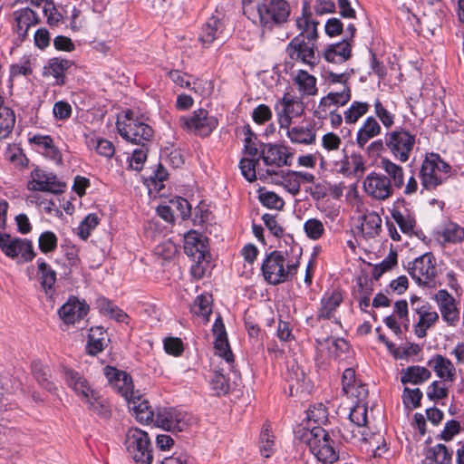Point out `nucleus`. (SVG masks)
I'll return each instance as SVG.
<instances>
[{
	"label": "nucleus",
	"mask_w": 464,
	"mask_h": 464,
	"mask_svg": "<svg viewBox=\"0 0 464 464\" xmlns=\"http://www.w3.org/2000/svg\"><path fill=\"white\" fill-rule=\"evenodd\" d=\"M39 248L44 253L53 252L57 247L58 239L52 231H44L39 237Z\"/></svg>",
	"instance_id": "54"
},
{
	"label": "nucleus",
	"mask_w": 464,
	"mask_h": 464,
	"mask_svg": "<svg viewBox=\"0 0 464 464\" xmlns=\"http://www.w3.org/2000/svg\"><path fill=\"white\" fill-rule=\"evenodd\" d=\"M53 112L57 120L64 121L71 117L72 106L67 102L59 101L54 103Z\"/></svg>",
	"instance_id": "63"
},
{
	"label": "nucleus",
	"mask_w": 464,
	"mask_h": 464,
	"mask_svg": "<svg viewBox=\"0 0 464 464\" xmlns=\"http://www.w3.org/2000/svg\"><path fill=\"white\" fill-rule=\"evenodd\" d=\"M287 137L293 143L311 145L315 142L316 132L311 126L288 127Z\"/></svg>",
	"instance_id": "34"
},
{
	"label": "nucleus",
	"mask_w": 464,
	"mask_h": 464,
	"mask_svg": "<svg viewBox=\"0 0 464 464\" xmlns=\"http://www.w3.org/2000/svg\"><path fill=\"white\" fill-rule=\"evenodd\" d=\"M430 376L431 372L427 368L419 365H413L402 370L401 382L403 384L411 383L416 385L426 382L430 378Z\"/></svg>",
	"instance_id": "36"
},
{
	"label": "nucleus",
	"mask_w": 464,
	"mask_h": 464,
	"mask_svg": "<svg viewBox=\"0 0 464 464\" xmlns=\"http://www.w3.org/2000/svg\"><path fill=\"white\" fill-rule=\"evenodd\" d=\"M260 23L268 28L285 23L290 14V5L285 0H262L256 5Z\"/></svg>",
	"instance_id": "6"
},
{
	"label": "nucleus",
	"mask_w": 464,
	"mask_h": 464,
	"mask_svg": "<svg viewBox=\"0 0 464 464\" xmlns=\"http://www.w3.org/2000/svg\"><path fill=\"white\" fill-rule=\"evenodd\" d=\"M260 157L243 158L239 162V169L244 178L249 182L256 179V165L258 164Z\"/></svg>",
	"instance_id": "49"
},
{
	"label": "nucleus",
	"mask_w": 464,
	"mask_h": 464,
	"mask_svg": "<svg viewBox=\"0 0 464 464\" xmlns=\"http://www.w3.org/2000/svg\"><path fill=\"white\" fill-rule=\"evenodd\" d=\"M295 24L299 31L297 35L303 36V39L317 41L319 23L312 18L310 4L307 1L303 3L302 15L297 17Z\"/></svg>",
	"instance_id": "21"
},
{
	"label": "nucleus",
	"mask_w": 464,
	"mask_h": 464,
	"mask_svg": "<svg viewBox=\"0 0 464 464\" xmlns=\"http://www.w3.org/2000/svg\"><path fill=\"white\" fill-rule=\"evenodd\" d=\"M0 249L11 258L20 255L25 262L33 260L35 256L32 241L26 238L12 237L6 233L0 234Z\"/></svg>",
	"instance_id": "13"
},
{
	"label": "nucleus",
	"mask_w": 464,
	"mask_h": 464,
	"mask_svg": "<svg viewBox=\"0 0 464 464\" xmlns=\"http://www.w3.org/2000/svg\"><path fill=\"white\" fill-rule=\"evenodd\" d=\"M382 133V127L373 116L365 119L356 133V145L367 153L369 141Z\"/></svg>",
	"instance_id": "24"
},
{
	"label": "nucleus",
	"mask_w": 464,
	"mask_h": 464,
	"mask_svg": "<svg viewBox=\"0 0 464 464\" xmlns=\"http://www.w3.org/2000/svg\"><path fill=\"white\" fill-rule=\"evenodd\" d=\"M422 396V392L419 388H405L403 392V402L407 406L411 404L413 408H418L420 406Z\"/></svg>",
	"instance_id": "59"
},
{
	"label": "nucleus",
	"mask_w": 464,
	"mask_h": 464,
	"mask_svg": "<svg viewBox=\"0 0 464 464\" xmlns=\"http://www.w3.org/2000/svg\"><path fill=\"white\" fill-rule=\"evenodd\" d=\"M130 111L126 113L128 122H118L117 128L120 135L126 140L144 146L153 137V129L138 120L130 117Z\"/></svg>",
	"instance_id": "8"
},
{
	"label": "nucleus",
	"mask_w": 464,
	"mask_h": 464,
	"mask_svg": "<svg viewBox=\"0 0 464 464\" xmlns=\"http://www.w3.org/2000/svg\"><path fill=\"white\" fill-rule=\"evenodd\" d=\"M413 310L420 317L415 324V334L419 338H423L427 335V330L439 320V314L436 311L431 310V306L428 303L421 304L420 307H414Z\"/></svg>",
	"instance_id": "26"
},
{
	"label": "nucleus",
	"mask_w": 464,
	"mask_h": 464,
	"mask_svg": "<svg viewBox=\"0 0 464 464\" xmlns=\"http://www.w3.org/2000/svg\"><path fill=\"white\" fill-rule=\"evenodd\" d=\"M113 389H115L125 400L128 401L130 399H137L140 400V391H135L133 388L132 378L127 372L123 374L118 381L115 382Z\"/></svg>",
	"instance_id": "38"
},
{
	"label": "nucleus",
	"mask_w": 464,
	"mask_h": 464,
	"mask_svg": "<svg viewBox=\"0 0 464 464\" xmlns=\"http://www.w3.org/2000/svg\"><path fill=\"white\" fill-rule=\"evenodd\" d=\"M262 147L259 157L269 168L266 169V174H264L262 170H258L257 174L259 175L260 179L266 178V175H276L277 171L276 169L287 165V157L278 146L267 144L262 145Z\"/></svg>",
	"instance_id": "17"
},
{
	"label": "nucleus",
	"mask_w": 464,
	"mask_h": 464,
	"mask_svg": "<svg viewBox=\"0 0 464 464\" xmlns=\"http://www.w3.org/2000/svg\"><path fill=\"white\" fill-rule=\"evenodd\" d=\"M260 452L264 458H270L275 451V436L269 424H264L260 432Z\"/></svg>",
	"instance_id": "43"
},
{
	"label": "nucleus",
	"mask_w": 464,
	"mask_h": 464,
	"mask_svg": "<svg viewBox=\"0 0 464 464\" xmlns=\"http://www.w3.org/2000/svg\"><path fill=\"white\" fill-rule=\"evenodd\" d=\"M392 217L403 233L410 234L413 232L416 222L411 215H404L400 210L393 209Z\"/></svg>",
	"instance_id": "52"
},
{
	"label": "nucleus",
	"mask_w": 464,
	"mask_h": 464,
	"mask_svg": "<svg viewBox=\"0 0 464 464\" xmlns=\"http://www.w3.org/2000/svg\"><path fill=\"white\" fill-rule=\"evenodd\" d=\"M451 166L444 161L438 153L427 154L421 163L420 179L422 189H436L450 177Z\"/></svg>",
	"instance_id": "4"
},
{
	"label": "nucleus",
	"mask_w": 464,
	"mask_h": 464,
	"mask_svg": "<svg viewBox=\"0 0 464 464\" xmlns=\"http://www.w3.org/2000/svg\"><path fill=\"white\" fill-rule=\"evenodd\" d=\"M223 29V23L218 18L211 16L203 25L199 40L204 46H208L219 38Z\"/></svg>",
	"instance_id": "33"
},
{
	"label": "nucleus",
	"mask_w": 464,
	"mask_h": 464,
	"mask_svg": "<svg viewBox=\"0 0 464 464\" xmlns=\"http://www.w3.org/2000/svg\"><path fill=\"white\" fill-rule=\"evenodd\" d=\"M82 399L88 403L90 410L93 412L104 419L110 417V411L104 400L99 397L93 390L92 392H89L88 397H83Z\"/></svg>",
	"instance_id": "48"
},
{
	"label": "nucleus",
	"mask_w": 464,
	"mask_h": 464,
	"mask_svg": "<svg viewBox=\"0 0 464 464\" xmlns=\"http://www.w3.org/2000/svg\"><path fill=\"white\" fill-rule=\"evenodd\" d=\"M343 300V293L340 290L334 289L331 292H326L321 299L316 320L333 319Z\"/></svg>",
	"instance_id": "23"
},
{
	"label": "nucleus",
	"mask_w": 464,
	"mask_h": 464,
	"mask_svg": "<svg viewBox=\"0 0 464 464\" xmlns=\"http://www.w3.org/2000/svg\"><path fill=\"white\" fill-rule=\"evenodd\" d=\"M180 126L198 136L207 137L217 128L218 121L210 116L205 109H198L189 117L179 118Z\"/></svg>",
	"instance_id": "10"
},
{
	"label": "nucleus",
	"mask_w": 464,
	"mask_h": 464,
	"mask_svg": "<svg viewBox=\"0 0 464 464\" xmlns=\"http://www.w3.org/2000/svg\"><path fill=\"white\" fill-rule=\"evenodd\" d=\"M350 425L343 427L340 430L342 437L345 440H358V441H367L366 423H367V407L363 403L354 405L349 414Z\"/></svg>",
	"instance_id": "11"
},
{
	"label": "nucleus",
	"mask_w": 464,
	"mask_h": 464,
	"mask_svg": "<svg viewBox=\"0 0 464 464\" xmlns=\"http://www.w3.org/2000/svg\"><path fill=\"white\" fill-rule=\"evenodd\" d=\"M365 192L377 200H385L393 194L391 179L383 174L371 172L363 180Z\"/></svg>",
	"instance_id": "15"
},
{
	"label": "nucleus",
	"mask_w": 464,
	"mask_h": 464,
	"mask_svg": "<svg viewBox=\"0 0 464 464\" xmlns=\"http://www.w3.org/2000/svg\"><path fill=\"white\" fill-rule=\"evenodd\" d=\"M147 159V149L141 146L140 149L134 150L130 160V167L135 170H140Z\"/></svg>",
	"instance_id": "62"
},
{
	"label": "nucleus",
	"mask_w": 464,
	"mask_h": 464,
	"mask_svg": "<svg viewBox=\"0 0 464 464\" xmlns=\"http://www.w3.org/2000/svg\"><path fill=\"white\" fill-rule=\"evenodd\" d=\"M380 167L385 171L391 179V183L395 188H401L404 185V171L401 166L396 164L387 158H382Z\"/></svg>",
	"instance_id": "35"
},
{
	"label": "nucleus",
	"mask_w": 464,
	"mask_h": 464,
	"mask_svg": "<svg viewBox=\"0 0 464 464\" xmlns=\"http://www.w3.org/2000/svg\"><path fill=\"white\" fill-rule=\"evenodd\" d=\"M426 460L436 464H450L452 460V451L444 444H437L429 448L425 453Z\"/></svg>",
	"instance_id": "39"
},
{
	"label": "nucleus",
	"mask_w": 464,
	"mask_h": 464,
	"mask_svg": "<svg viewBox=\"0 0 464 464\" xmlns=\"http://www.w3.org/2000/svg\"><path fill=\"white\" fill-rule=\"evenodd\" d=\"M37 265L41 285L46 295H52L53 287L56 282V272L43 259H38Z\"/></svg>",
	"instance_id": "37"
},
{
	"label": "nucleus",
	"mask_w": 464,
	"mask_h": 464,
	"mask_svg": "<svg viewBox=\"0 0 464 464\" xmlns=\"http://www.w3.org/2000/svg\"><path fill=\"white\" fill-rule=\"evenodd\" d=\"M407 270L419 285L428 287L434 285L437 269L436 259L432 253H425L412 262H409Z\"/></svg>",
	"instance_id": "7"
},
{
	"label": "nucleus",
	"mask_w": 464,
	"mask_h": 464,
	"mask_svg": "<svg viewBox=\"0 0 464 464\" xmlns=\"http://www.w3.org/2000/svg\"><path fill=\"white\" fill-rule=\"evenodd\" d=\"M328 412L325 406L318 403L310 408L307 411V419L316 423H324L327 420Z\"/></svg>",
	"instance_id": "58"
},
{
	"label": "nucleus",
	"mask_w": 464,
	"mask_h": 464,
	"mask_svg": "<svg viewBox=\"0 0 464 464\" xmlns=\"http://www.w3.org/2000/svg\"><path fill=\"white\" fill-rule=\"evenodd\" d=\"M415 143V134L399 127L386 132L384 140L379 139L372 141L367 147V154L369 157H376L386 149L394 160L404 163L409 160Z\"/></svg>",
	"instance_id": "2"
},
{
	"label": "nucleus",
	"mask_w": 464,
	"mask_h": 464,
	"mask_svg": "<svg viewBox=\"0 0 464 464\" xmlns=\"http://www.w3.org/2000/svg\"><path fill=\"white\" fill-rule=\"evenodd\" d=\"M184 252L194 261L200 263L208 252L206 238L194 230L189 231L184 237Z\"/></svg>",
	"instance_id": "20"
},
{
	"label": "nucleus",
	"mask_w": 464,
	"mask_h": 464,
	"mask_svg": "<svg viewBox=\"0 0 464 464\" xmlns=\"http://www.w3.org/2000/svg\"><path fill=\"white\" fill-rule=\"evenodd\" d=\"M382 227V218L376 212H369L362 217L361 229L367 237H373L379 234Z\"/></svg>",
	"instance_id": "40"
},
{
	"label": "nucleus",
	"mask_w": 464,
	"mask_h": 464,
	"mask_svg": "<svg viewBox=\"0 0 464 464\" xmlns=\"http://www.w3.org/2000/svg\"><path fill=\"white\" fill-rule=\"evenodd\" d=\"M140 394V400L130 399L128 403L130 409L133 411L136 420L140 423H155L156 410H153L148 400L143 399Z\"/></svg>",
	"instance_id": "29"
},
{
	"label": "nucleus",
	"mask_w": 464,
	"mask_h": 464,
	"mask_svg": "<svg viewBox=\"0 0 464 464\" xmlns=\"http://www.w3.org/2000/svg\"><path fill=\"white\" fill-rule=\"evenodd\" d=\"M27 188L33 191H46L58 194L63 191L65 184L60 181L53 173L35 169L32 172V180L28 183Z\"/></svg>",
	"instance_id": "16"
},
{
	"label": "nucleus",
	"mask_w": 464,
	"mask_h": 464,
	"mask_svg": "<svg viewBox=\"0 0 464 464\" xmlns=\"http://www.w3.org/2000/svg\"><path fill=\"white\" fill-rule=\"evenodd\" d=\"M275 109L278 116L280 128L288 129L292 118L299 116L302 113L303 103L286 93L283 99L276 104Z\"/></svg>",
	"instance_id": "18"
},
{
	"label": "nucleus",
	"mask_w": 464,
	"mask_h": 464,
	"mask_svg": "<svg viewBox=\"0 0 464 464\" xmlns=\"http://www.w3.org/2000/svg\"><path fill=\"white\" fill-rule=\"evenodd\" d=\"M442 319L450 325H455L459 319V311L457 307L455 298L445 289L439 290L435 295Z\"/></svg>",
	"instance_id": "19"
},
{
	"label": "nucleus",
	"mask_w": 464,
	"mask_h": 464,
	"mask_svg": "<svg viewBox=\"0 0 464 464\" xmlns=\"http://www.w3.org/2000/svg\"><path fill=\"white\" fill-rule=\"evenodd\" d=\"M89 311V305L79 301L76 297H71L62 305L58 314L61 319L67 324H73L82 319Z\"/></svg>",
	"instance_id": "22"
},
{
	"label": "nucleus",
	"mask_w": 464,
	"mask_h": 464,
	"mask_svg": "<svg viewBox=\"0 0 464 464\" xmlns=\"http://www.w3.org/2000/svg\"><path fill=\"white\" fill-rule=\"evenodd\" d=\"M316 41L303 39L295 35L287 44L285 52L293 61L300 62L313 68L317 64L318 57L315 54Z\"/></svg>",
	"instance_id": "9"
},
{
	"label": "nucleus",
	"mask_w": 464,
	"mask_h": 464,
	"mask_svg": "<svg viewBox=\"0 0 464 464\" xmlns=\"http://www.w3.org/2000/svg\"><path fill=\"white\" fill-rule=\"evenodd\" d=\"M13 16L15 21V32L22 38L27 35L31 26L40 22L36 13L28 7L14 11Z\"/></svg>",
	"instance_id": "27"
},
{
	"label": "nucleus",
	"mask_w": 464,
	"mask_h": 464,
	"mask_svg": "<svg viewBox=\"0 0 464 464\" xmlns=\"http://www.w3.org/2000/svg\"><path fill=\"white\" fill-rule=\"evenodd\" d=\"M397 263L396 252H390L387 257H385L380 264L376 265L372 270V276L378 280L385 272L391 270L393 266Z\"/></svg>",
	"instance_id": "56"
},
{
	"label": "nucleus",
	"mask_w": 464,
	"mask_h": 464,
	"mask_svg": "<svg viewBox=\"0 0 464 464\" xmlns=\"http://www.w3.org/2000/svg\"><path fill=\"white\" fill-rule=\"evenodd\" d=\"M124 444L136 464L152 463L153 448L146 431L139 428H130L126 432Z\"/></svg>",
	"instance_id": "5"
},
{
	"label": "nucleus",
	"mask_w": 464,
	"mask_h": 464,
	"mask_svg": "<svg viewBox=\"0 0 464 464\" xmlns=\"http://www.w3.org/2000/svg\"><path fill=\"white\" fill-rule=\"evenodd\" d=\"M210 386L215 395H225L229 392V382L227 377L220 372H215L211 381Z\"/></svg>",
	"instance_id": "55"
},
{
	"label": "nucleus",
	"mask_w": 464,
	"mask_h": 464,
	"mask_svg": "<svg viewBox=\"0 0 464 464\" xmlns=\"http://www.w3.org/2000/svg\"><path fill=\"white\" fill-rule=\"evenodd\" d=\"M427 396L430 401L444 399L448 396V389L440 386L439 381H434L428 386Z\"/></svg>",
	"instance_id": "61"
},
{
	"label": "nucleus",
	"mask_w": 464,
	"mask_h": 464,
	"mask_svg": "<svg viewBox=\"0 0 464 464\" xmlns=\"http://www.w3.org/2000/svg\"><path fill=\"white\" fill-rule=\"evenodd\" d=\"M72 62L67 59L58 57L50 59L48 64L44 67V74L52 75L55 78L57 85L65 83V72L72 66Z\"/></svg>",
	"instance_id": "32"
},
{
	"label": "nucleus",
	"mask_w": 464,
	"mask_h": 464,
	"mask_svg": "<svg viewBox=\"0 0 464 464\" xmlns=\"http://www.w3.org/2000/svg\"><path fill=\"white\" fill-rule=\"evenodd\" d=\"M272 117L270 108L266 104H259L252 112V118L256 123L263 124L268 121Z\"/></svg>",
	"instance_id": "64"
},
{
	"label": "nucleus",
	"mask_w": 464,
	"mask_h": 464,
	"mask_svg": "<svg viewBox=\"0 0 464 464\" xmlns=\"http://www.w3.org/2000/svg\"><path fill=\"white\" fill-rule=\"evenodd\" d=\"M304 230L308 238L318 240L324 234V226L317 218H309L304 224Z\"/></svg>",
	"instance_id": "50"
},
{
	"label": "nucleus",
	"mask_w": 464,
	"mask_h": 464,
	"mask_svg": "<svg viewBox=\"0 0 464 464\" xmlns=\"http://www.w3.org/2000/svg\"><path fill=\"white\" fill-rule=\"evenodd\" d=\"M164 349L169 354L179 356L184 351L183 343L179 338L168 337L164 340Z\"/></svg>",
	"instance_id": "60"
},
{
	"label": "nucleus",
	"mask_w": 464,
	"mask_h": 464,
	"mask_svg": "<svg viewBox=\"0 0 464 464\" xmlns=\"http://www.w3.org/2000/svg\"><path fill=\"white\" fill-rule=\"evenodd\" d=\"M433 368L437 376L444 381L453 382L456 369L452 362L441 354H435L428 362Z\"/></svg>",
	"instance_id": "31"
},
{
	"label": "nucleus",
	"mask_w": 464,
	"mask_h": 464,
	"mask_svg": "<svg viewBox=\"0 0 464 464\" xmlns=\"http://www.w3.org/2000/svg\"><path fill=\"white\" fill-rule=\"evenodd\" d=\"M99 218L96 214L91 213L81 222L77 230V235L82 239L87 240L92 231L98 226Z\"/></svg>",
	"instance_id": "51"
},
{
	"label": "nucleus",
	"mask_w": 464,
	"mask_h": 464,
	"mask_svg": "<svg viewBox=\"0 0 464 464\" xmlns=\"http://www.w3.org/2000/svg\"><path fill=\"white\" fill-rule=\"evenodd\" d=\"M211 301H212L211 295H198L195 299V301L191 306V312L196 315L202 316L206 320H208V317L212 313Z\"/></svg>",
	"instance_id": "47"
},
{
	"label": "nucleus",
	"mask_w": 464,
	"mask_h": 464,
	"mask_svg": "<svg viewBox=\"0 0 464 464\" xmlns=\"http://www.w3.org/2000/svg\"><path fill=\"white\" fill-rule=\"evenodd\" d=\"M15 123V114L8 107H0V140L5 139L12 132Z\"/></svg>",
	"instance_id": "44"
},
{
	"label": "nucleus",
	"mask_w": 464,
	"mask_h": 464,
	"mask_svg": "<svg viewBox=\"0 0 464 464\" xmlns=\"http://www.w3.org/2000/svg\"><path fill=\"white\" fill-rule=\"evenodd\" d=\"M295 437L300 442L306 444L319 461L334 463L339 458L335 442L320 426L307 428L300 425L295 430Z\"/></svg>",
	"instance_id": "3"
},
{
	"label": "nucleus",
	"mask_w": 464,
	"mask_h": 464,
	"mask_svg": "<svg viewBox=\"0 0 464 464\" xmlns=\"http://www.w3.org/2000/svg\"><path fill=\"white\" fill-rule=\"evenodd\" d=\"M351 53V43L345 38L337 44H329L324 52V57L329 63H342L350 59Z\"/></svg>",
	"instance_id": "28"
},
{
	"label": "nucleus",
	"mask_w": 464,
	"mask_h": 464,
	"mask_svg": "<svg viewBox=\"0 0 464 464\" xmlns=\"http://www.w3.org/2000/svg\"><path fill=\"white\" fill-rule=\"evenodd\" d=\"M63 372L67 385L82 398L88 397L89 392H92L89 382L82 373L69 368H63Z\"/></svg>",
	"instance_id": "30"
},
{
	"label": "nucleus",
	"mask_w": 464,
	"mask_h": 464,
	"mask_svg": "<svg viewBox=\"0 0 464 464\" xmlns=\"http://www.w3.org/2000/svg\"><path fill=\"white\" fill-rule=\"evenodd\" d=\"M154 424L172 432L183 431L188 426L187 413L174 407H157Z\"/></svg>",
	"instance_id": "12"
},
{
	"label": "nucleus",
	"mask_w": 464,
	"mask_h": 464,
	"mask_svg": "<svg viewBox=\"0 0 464 464\" xmlns=\"http://www.w3.org/2000/svg\"><path fill=\"white\" fill-rule=\"evenodd\" d=\"M30 141L44 150V153L52 160H57L61 159L59 150L53 145V140L50 136L34 135Z\"/></svg>",
	"instance_id": "46"
},
{
	"label": "nucleus",
	"mask_w": 464,
	"mask_h": 464,
	"mask_svg": "<svg viewBox=\"0 0 464 464\" xmlns=\"http://www.w3.org/2000/svg\"><path fill=\"white\" fill-rule=\"evenodd\" d=\"M440 237L446 243H461L464 240V228L459 224L450 221L444 225Z\"/></svg>",
	"instance_id": "42"
},
{
	"label": "nucleus",
	"mask_w": 464,
	"mask_h": 464,
	"mask_svg": "<svg viewBox=\"0 0 464 464\" xmlns=\"http://www.w3.org/2000/svg\"><path fill=\"white\" fill-rule=\"evenodd\" d=\"M374 112L376 117L386 129L392 127L394 124L395 115L389 111L379 99L374 102Z\"/></svg>",
	"instance_id": "53"
},
{
	"label": "nucleus",
	"mask_w": 464,
	"mask_h": 464,
	"mask_svg": "<svg viewBox=\"0 0 464 464\" xmlns=\"http://www.w3.org/2000/svg\"><path fill=\"white\" fill-rule=\"evenodd\" d=\"M299 91L304 95H314L317 92L316 78L306 71L299 70L295 78Z\"/></svg>",
	"instance_id": "41"
},
{
	"label": "nucleus",
	"mask_w": 464,
	"mask_h": 464,
	"mask_svg": "<svg viewBox=\"0 0 464 464\" xmlns=\"http://www.w3.org/2000/svg\"><path fill=\"white\" fill-rule=\"evenodd\" d=\"M213 333L216 335L215 349L217 350V354L223 357L227 362H233L234 355L230 350L225 325L220 316L214 323Z\"/></svg>",
	"instance_id": "25"
},
{
	"label": "nucleus",
	"mask_w": 464,
	"mask_h": 464,
	"mask_svg": "<svg viewBox=\"0 0 464 464\" xmlns=\"http://www.w3.org/2000/svg\"><path fill=\"white\" fill-rule=\"evenodd\" d=\"M258 198L260 202L268 208L280 209L284 206V200L272 191L260 192Z\"/></svg>",
	"instance_id": "57"
},
{
	"label": "nucleus",
	"mask_w": 464,
	"mask_h": 464,
	"mask_svg": "<svg viewBox=\"0 0 464 464\" xmlns=\"http://www.w3.org/2000/svg\"><path fill=\"white\" fill-rule=\"evenodd\" d=\"M302 248L298 245L288 250H274L268 254L262 264L265 280L274 285L285 283L290 276L295 275L300 266Z\"/></svg>",
	"instance_id": "1"
},
{
	"label": "nucleus",
	"mask_w": 464,
	"mask_h": 464,
	"mask_svg": "<svg viewBox=\"0 0 464 464\" xmlns=\"http://www.w3.org/2000/svg\"><path fill=\"white\" fill-rule=\"evenodd\" d=\"M370 108V104L364 102L354 101L350 107L344 111L343 118L347 124H353L365 115Z\"/></svg>",
	"instance_id": "45"
},
{
	"label": "nucleus",
	"mask_w": 464,
	"mask_h": 464,
	"mask_svg": "<svg viewBox=\"0 0 464 464\" xmlns=\"http://www.w3.org/2000/svg\"><path fill=\"white\" fill-rule=\"evenodd\" d=\"M352 92L350 86L344 85L339 91H331L324 96L314 111V117L320 120L326 119L330 113L338 107L344 106L351 100Z\"/></svg>",
	"instance_id": "14"
}]
</instances>
